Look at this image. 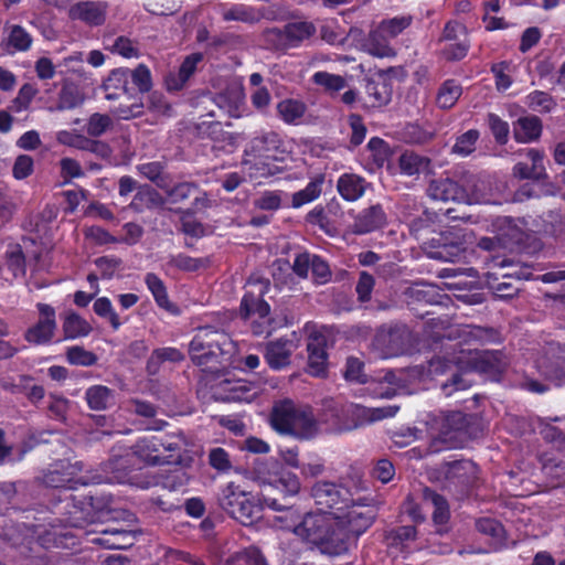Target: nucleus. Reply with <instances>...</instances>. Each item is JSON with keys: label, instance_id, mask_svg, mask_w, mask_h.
Wrapping results in <instances>:
<instances>
[{"label": "nucleus", "instance_id": "1", "mask_svg": "<svg viewBox=\"0 0 565 565\" xmlns=\"http://www.w3.org/2000/svg\"><path fill=\"white\" fill-rule=\"evenodd\" d=\"M311 495L317 505L333 510L312 513L329 514L335 518L337 523L332 526V532L345 534V553L376 518L374 497L366 482L358 473L342 478L339 484L318 481L311 489Z\"/></svg>", "mask_w": 565, "mask_h": 565}, {"label": "nucleus", "instance_id": "2", "mask_svg": "<svg viewBox=\"0 0 565 565\" xmlns=\"http://www.w3.org/2000/svg\"><path fill=\"white\" fill-rule=\"evenodd\" d=\"M437 332V338L443 342V355H436L428 361L427 375L437 377L451 372V383L441 384L446 396L454 392L466 390L472 381L468 379L470 370L479 372H501L504 367L502 354L498 351H476L459 349L461 343H470L482 338V329L470 324H452Z\"/></svg>", "mask_w": 565, "mask_h": 565}, {"label": "nucleus", "instance_id": "3", "mask_svg": "<svg viewBox=\"0 0 565 565\" xmlns=\"http://www.w3.org/2000/svg\"><path fill=\"white\" fill-rule=\"evenodd\" d=\"M263 503L280 512L273 520V525L280 530L292 531L297 536L316 545L322 553L341 555L345 553L347 536L343 532H332L337 523L335 518L329 514H313L309 512L300 519V513L292 507L279 503L278 499L269 493H262Z\"/></svg>", "mask_w": 565, "mask_h": 565}, {"label": "nucleus", "instance_id": "4", "mask_svg": "<svg viewBox=\"0 0 565 565\" xmlns=\"http://www.w3.org/2000/svg\"><path fill=\"white\" fill-rule=\"evenodd\" d=\"M289 153L286 141L274 130L258 131L244 149L243 166L250 178H264L274 173L270 162L284 161Z\"/></svg>", "mask_w": 565, "mask_h": 565}, {"label": "nucleus", "instance_id": "5", "mask_svg": "<svg viewBox=\"0 0 565 565\" xmlns=\"http://www.w3.org/2000/svg\"><path fill=\"white\" fill-rule=\"evenodd\" d=\"M136 461L131 449L126 450L125 454L114 455L104 466V470L107 473L106 481L110 483H129L140 489H149L159 484L177 489L186 482V477L182 469L173 471V482L171 484L162 481L160 477L154 475L136 473Z\"/></svg>", "mask_w": 565, "mask_h": 565}, {"label": "nucleus", "instance_id": "6", "mask_svg": "<svg viewBox=\"0 0 565 565\" xmlns=\"http://www.w3.org/2000/svg\"><path fill=\"white\" fill-rule=\"evenodd\" d=\"M188 443L182 433L140 438L130 449L146 465L179 463Z\"/></svg>", "mask_w": 565, "mask_h": 565}, {"label": "nucleus", "instance_id": "7", "mask_svg": "<svg viewBox=\"0 0 565 565\" xmlns=\"http://www.w3.org/2000/svg\"><path fill=\"white\" fill-rule=\"evenodd\" d=\"M254 478L264 486L263 493L277 489L285 498L296 495L300 490V481L295 473L284 472L280 462L275 458L256 459L253 466Z\"/></svg>", "mask_w": 565, "mask_h": 565}, {"label": "nucleus", "instance_id": "8", "mask_svg": "<svg viewBox=\"0 0 565 565\" xmlns=\"http://www.w3.org/2000/svg\"><path fill=\"white\" fill-rule=\"evenodd\" d=\"M537 372L555 386L565 385V345L551 342L535 360Z\"/></svg>", "mask_w": 565, "mask_h": 565}, {"label": "nucleus", "instance_id": "9", "mask_svg": "<svg viewBox=\"0 0 565 565\" xmlns=\"http://www.w3.org/2000/svg\"><path fill=\"white\" fill-rule=\"evenodd\" d=\"M269 280L259 276H250L247 280V290L241 302V315L244 319L252 316H258L260 319L268 320L270 312L269 305L262 298L269 289Z\"/></svg>", "mask_w": 565, "mask_h": 565}, {"label": "nucleus", "instance_id": "10", "mask_svg": "<svg viewBox=\"0 0 565 565\" xmlns=\"http://www.w3.org/2000/svg\"><path fill=\"white\" fill-rule=\"evenodd\" d=\"M36 308L40 315L39 321L25 331L24 339L36 345L47 344L52 341L56 331V312L47 303L39 302Z\"/></svg>", "mask_w": 565, "mask_h": 565}, {"label": "nucleus", "instance_id": "11", "mask_svg": "<svg viewBox=\"0 0 565 565\" xmlns=\"http://www.w3.org/2000/svg\"><path fill=\"white\" fill-rule=\"evenodd\" d=\"M244 99V87L238 79L230 81L226 86L213 97V102L218 109L233 118L243 116L245 110Z\"/></svg>", "mask_w": 565, "mask_h": 565}, {"label": "nucleus", "instance_id": "12", "mask_svg": "<svg viewBox=\"0 0 565 565\" xmlns=\"http://www.w3.org/2000/svg\"><path fill=\"white\" fill-rule=\"evenodd\" d=\"M108 3L106 1H78L70 7L68 18L89 28H97L106 22Z\"/></svg>", "mask_w": 565, "mask_h": 565}, {"label": "nucleus", "instance_id": "13", "mask_svg": "<svg viewBox=\"0 0 565 565\" xmlns=\"http://www.w3.org/2000/svg\"><path fill=\"white\" fill-rule=\"evenodd\" d=\"M316 33V26L308 21L287 23L282 29H273L268 36L281 47H297Z\"/></svg>", "mask_w": 565, "mask_h": 565}, {"label": "nucleus", "instance_id": "14", "mask_svg": "<svg viewBox=\"0 0 565 565\" xmlns=\"http://www.w3.org/2000/svg\"><path fill=\"white\" fill-rule=\"evenodd\" d=\"M408 343V331L405 328H392L381 330L374 339V347L380 351V356L387 359L402 354Z\"/></svg>", "mask_w": 565, "mask_h": 565}, {"label": "nucleus", "instance_id": "15", "mask_svg": "<svg viewBox=\"0 0 565 565\" xmlns=\"http://www.w3.org/2000/svg\"><path fill=\"white\" fill-rule=\"evenodd\" d=\"M397 411V406L370 408L359 404H352L345 409V414L351 418L352 423L345 425L344 428L351 430L383 418L393 417Z\"/></svg>", "mask_w": 565, "mask_h": 565}, {"label": "nucleus", "instance_id": "16", "mask_svg": "<svg viewBox=\"0 0 565 565\" xmlns=\"http://www.w3.org/2000/svg\"><path fill=\"white\" fill-rule=\"evenodd\" d=\"M213 396L226 403H250L256 397V391L244 380H222L214 386Z\"/></svg>", "mask_w": 565, "mask_h": 565}, {"label": "nucleus", "instance_id": "17", "mask_svg": "<svg viewBox=\"0 0 565 565\" xmlns=\"http://www.w3.org/2000/svg\"><path fill=\"white\" fill-rule=\"evenodd\" d=\"M190 349L193 351L215 349L220 352H230L232 349V340L224 331L212 327L200 328L198 333L190 342Z\"/></svg>", "mask_w": 565, "mask_h": 565}, {"label": "nucleus", "instance_id": "18", "mask_svg": "<svg viewBox=\"0 0 565 565\" xmlns=\"http://www.w3.org/2000/svg\"><path fill=\"white\" fill-rule=\"evenodd\" d=\"M427 195L441 202L462 203V200H468L467 190L449 178L431 180L427 188Z\"/></svg>", "mask_w": 565, "mask_h": 565}, {"label": "nucleus", "instance_id": "19", "mask_svg": "<svg viewBox=\"0 0 565 565\" xmlns=\"http://www.w3.org/2000/svg\"><path fill=\"white\" fill-rule=\"evenodd\" d=\"M56 140L65 146L73 147L79 150L93 152L102 158L110 156V148L107 143L87 138L83 135L73 131L61 130L56 135Z\"/></svg>", "mask_w": 565, "mask_h": 565}, {"label": "nucleus", "instance_id": "20", "mask_svg": "<svg viewBox=\"0 0 565 565\" xmlns=\"http://www.w3.org/2000/svg\"><path fill=\"white\" fill-rule=\"evenodd\" d=\"M520 154H524L531 162V166L526 162H518L513 167L514 177L532 180H542L546 177L544 152L542 150L529 148L520 151Z\"/></svg>", "mask_w": 565, "mask_h": 565}, {"label": "nucleus", "instance_id": "21", "mask_svg": "<svg viewBox=\"0 0 565 565\" xmlns=\"http://www.w3.org/2000/svg\"><path fill=\"white\" fill-rule=\"evenodd\" d=\"M32 35L19 24H6L3 28V38L1 40V47L8 54H15L18 52H26L32 46Z\"/></svg>", "mask_w": 565, "mask_h": 565}, {"label": "nucleus", "instance_id": "22", "mask_svg": "<svg viewBox=\"0 0 565 565\" xmlns=\"http://www.w3.org/2000/svg\"><path fill=\"white\" fill-rule=\"evenodd\" d=\"M295 349L294 341L278 339L266 344L264 356L270 369L279 371L290 364V356Z\"/></svg>", "mask_w": 565, "mask_h": 565}, {"label": "nucleus", "instance_id": "23", "mask_svg": "<svg viewBox=\"0 0 565 565\" xmlns=\"http://www.w3.org/2000/svg\"><path fill=\"white\" fill-rule=\"evenodd\" d=\"M87 541L108 550H121L130 544V532L121 529H103L86 532Z\"/></svg>", "mask_w": 565, "mask_h": 565}, {"label": "nucleus", "instance_id": "24", "mask_svg": "<svg viewBox=\"0 0 565 565\" xmlns=\"http://www.w3.org/2000/svg\"><path fill=\"white\" fill-rule=\"evenodd\" d=\"M302 408L289 399L276 403L270 416L273 428L281 434H286L294 422L298 420Z\"/></svg>", "mask_w": 565, "mask_h": 565}, {"label": "nucleus", "instance_id": "25", "mask_svg": "<svg viewBox=\"0 0 565 565\" xmlns=\"http://www.w3.org/2000/svg\"><path fill=\"white\" fill-rule=\"evenodd\" d=\"M308 365L307 372L312 376H323L328 366V354L326 351V338L322 335L310 338L307 344Z\"/></svg>", "mask_w": 565, "mask_h": 565}, {"label": "nucleus", "instance_id": "26", "mask_svg": "<svg viewBox=\"0 0 565 565\" xmlns=\"http://www.w3.org/2000/svg\"><path fill=\"white\" fill-rule=\"evenodd\" d=\"M424 502L430 505L433 510V522L436 526V531L439 534L447 532V523L450 519V511L447 500L436 493L435 491L426 488L423 492Z\"/></svg>", "mask_w": 565, "mask_h": 565}, {"label": "nucleus", "instance_id": "27", "mask_svg": "<svg viewBox=\"0 0 565 565\" xmlns=\"http://www.w3.org/2000/svg\"><path fill=\"white\" fill-rule=\"evenodd\" d=\"M461 188L467 190L468 200H462L467 204L492 203L489 198V182L479 175L465 173L461 177Z\"/></svg>", "mask_w": 565, "mask_h": 565}, {"label": "nucleus", "instance_id": "28", "mask_svg": "<svg viewBox=\"0 0 565 565\" xmlns=\"http://www.w3.org/2000/svg\"><path fill=\"white\" fill-rule=\"evenodd\" d=\"M386 217L381 205H372L361 211L353 223V233L366 234L385 224Z\"/></svg>", "mask_w": 565, "mask_h": 565}, {"label": "nucleus", "instance_id": "29", "mask_svg": "<svg viewBox=\"0 0 565 565\" xmlns=\"http://www.w3.org/2000/svg\"><path fill=\"white\" fill-rule=\"evenodd\" d=\"M478 468L470 460H460L450 463L446 470V478L450 483L470 487L477 480Z\"/></svg>", "mask_w": 565, "mask_h": 565}, {"label": "nucleus", "instance_id": "30", "mask_svg": "<svg viewBox=\"0 0 565 565\" xmlns=\"http://www.w3.org/2000/svg\"><path fill=\"white\" fill-rule=\"evenodd\" d=\"M367 188V182L361 175L355 173H343L337 181L339 194L349 202H354L362 198Z\"/></svg>", "mask_w": 565, "mask_h": 565}, {"label": "nucleus", "instance_id": "31", "mask_svg": "<svg viewBox=\"0 0 565 565\" xmlns=\"http://www.w3.org/2000/svg\"><path fill=\"white\" fill-rule=\"evenodd\" d=\"M2 275H10L11 278H20L25 275V255L19 244H9L4 252V262L0 267Z\"/></svg>", "mask_w": 565, "mask_h": 565}, {"label": "nucleus", "instance_id": "32", "mask_svg": "<svg viewBox=\"0 0 565 565\" xmlns=\"http://www.w3.org/2000/svg\"><path fill=\"white\" fill-rule=\"evenodd\" d=\"M85 401L92 411H106L115 405V392L105 385H92L85 392Z\"/></svg>", "mask_w": 565, "mask_h": 565}, {"label": "nucleus", "instance_id": "33", "mask_svg": "<svg viewBox=\"0 0 565 565\" xmlns=\"http://www.w3.org/2000/svg\"><path fill=\"white\" fill-rule=\"evenodd\" d=\"M542 134V121L536 116H526L518 119L513 135L518 142L529 143L540 138Z\"/></svg>", "mask_w": 565, "mask_h": 565}, {"label": "nucleus", "instance_id": "34", "mask_svg": "<svg viewBox=\"0 0 565 565\" xmlns=\"http://www.w3.org/2000/svg\"><path fill=\"white\" fill-rule=\"evenodd\" d=\"M402 174L413 177L426 172L430 168V160L413 151H405L398 158Z\"/></svg>", "mask_w": 565, "mask_h": 565}, {"label": "nucleus", "instance_id": "35", "mask_svg": "<svg viewBox=\"0 0 565 565\" xmlns=\"http://www.w3.org/2000/svg\"><path fill=\"white\" fill-rule=\"evenodd\" d=\"M365 47L367 53L375 57H393L396 54L391 45V39L381 33L376 28L370 32Z\"/></svg>", "mask_w": 565, "mask_h": 565}, {"label": "nucleus", "instance_id": "36", "mask_svg": "<svg viewBox=\"0 0 565 565\" xmlns=\"http://www.w3.org/2000/svg\"><path fill=\"white\" fill-rule=\"evenodd\" d=\"M318 431V424L315 419L312 412L308 408H302L298 420L294 422L292 426L286 435H292L301 439L313 437Z\"/></svg>", "mask_w": 565, "mask_h": 565}, {"label": "nucleus", "instance_id": "37", "mask_svg": "<svg viewBox=\"0 0 565 565\" xmlns=\"http://www.w3.org/2000/svg\"><path fill=\"white\" fill-rule=\"evenodd\" d=\"M462 94V87L456 79H446L436 94V105L440 109L452 108Z\"/></svg>", "mask_w": 565, "mask_h": 565}, {"label": "nucleus", "instance_id": "38", "mask_svg": "<svg viewBox=\"0 0 565 565\" xmlns=\"http://www.w3.org/2000/svg\"><path fill=\"white\" fill-rule=\"evenodd\" d=\"M184 355L175 348H160L153 350L150 358L147 362V371L149 374H157L159 372L160 365L166 362H181L183 361Z\"/></svg>", "mask_w": 565, "mask_h": 565}, {"label": "nucleus", "instance_id": "39", "mask_svg": "<svg viewBox=\"0 0 565 565\" xmlns=\"http://www.w3.org/2000/svg\"><path fill=\"white\" fill-rule=\"evenodd\" d=\"M92 326L79 315L70 312L63 321V332L65 339H77L87 337L92 332Z\"/></svg>", "mask_w": 565, "mask_h": 565}, {"label": "nucleus", "instance_id": "40", "mask_svg": "<svg viewBox=\"0 0 565 565\" xmlns=\"http://www.w3.org/2000/svg\"><path fill=\"white\" fill-rule=\"evenodd\" d=\"M324 182L323 175H318L312 179L305 189L299 190L292 194L291 206L299 209L302 205L310 203L318 199L322 192V184Z\"/></svg>", "mask_w": 565, "mask_h": 565}, {"label": "nucleus", "instance_id": "41", "mask_svg": "<svg viewBox=\"0 0 565 565\" xmlns=\"http://www.w3.org/2000/svg\"><path fill=\"white\" fill-rule=\"evenodd\" d=\"M221 15L225 21H239L247 23H254L260 19V13L258 11L245 4L223 7Z\"/></svg>", "mask_w": 565, "mask_h": 565}, {"label": "nucleus", "instance_id": "42", "mask_svg": "<svg viewBox=\"0 0 565 565\" xmlns=\"http://www.w3.org/2000/svg\"><path fill=\"white\" fill-rule=\"evenodd\" d=\"M479 138L480 132L477 129H469L457 136L455 143L451 147V153L460 158H466L472 154L477 149Z\"/></svg>", "mask_w": 565, "mask_h": 565}, {"label": "nucleus", "instance_id": "43", "mask_svg": "<svg viewBox=\"0 0 565 565\" xmlns=\"http://www.w3.org/2000/svg\"><path fill=\"white\" fill-rule=\"evenodd\" d=\"M278 115L288 125H297L306 113V105L295 99H284L277 105Z\"/></svg>", "mask_w": 565, "mask_h": 565}, {"label": "nucleus", "instance_id": "44", "mask_svg": "<svg viewBox=\"0 0 565 565\" xmlns=\"http://www.w3.org/2000/svg\"><path fill=\"white\" fill-rule=\"evenodd\" d=\"M145 282L160 308L170 310L173 307L169 300L166 285L159 276L148 273L145 277Z\"/></svg>", "mask_w": 565, "mask_h": 565}, {"label": "nucleus", "instance_id": "45", "mask_svg": "<svg viewBox=\"0 0 565 565\" xmlns=\"http://www.w3.org/2000/svg\"><path fill=\"white\" fill-rule=\"evenodd\" d=\"M312 82L330 95H334L347 87V81L343 76L322 71L312 75Z\"/></svg>", "mask_w": 565, "mask_h": 565}, {"label": "nucleus", "instance_id": "46", "mask_svg": "<svg viewBox=\"0 0 565 565\" xmlns=\"http://www.w3.org/2000/svg\"><path fill=\"white\" fill-rule=\"evenodd\" d=\"M105 49L125 58H137L140 55L137 43L124 35L114 39L111 43L105 41Z\"/></svg>", "mask_w": 565, "mask_h": 565}, {"label": "nucleus", "instance_id": "47", "mask_svg": "<svg viewBox=\"0 0 565 565\" xmlns=\"http://www.w3.org/2000/svg\"><path fill=\"white\" fill-rule=\"evenodd\" d=\"M413 22V17L409 14L398 15L391 19L382 20L376 26L381 33L388 36L391 40L399 35Z\"/></svg>", "mask_w": 565, "mask_h": 565}, {"label": "nucleus", "instance_id": "48", "mask_svg": "<svg viewBox=\"0 0 565 565\" xmlns=\"http://www.w3.org/2000/svg\"><path fill=\"white\" fill-rule=\"evenodd\" d=\"M477 530L491 537L495 546H502L505 539V531L500 522L490 518H481L476 522Z\"/></svg>", "mask_w": 565, "mask_h": 565}, {"label": "nucleus", "instance_id": "49", "mask_svg": "<svg viewBox=\"0 0 565 565\" xmlns=\"http://www.w3.org/2000/svg\"><path fill=\"white\" fill-rule=\"evenodd\" d=\"M415 537L416 529L404 525L388 531L385 535V543L388 547L403 548L407 542L414 541Z\"/></svg>", "mask_w": 565, "mask_h": 565}, {"label": "nucleus", "instance_id": "50", "mask_svg": "<svg viewBox=\"0 0 565 565\" xmlns=\"http://www.w3.org/2000/svg\"><path fill=\"white\" fill-rule=\"evenodd\" d=\"M525 105L537 113H550L556 107V102L548 93L534 90L525 97Z\"/></svg>", "mask_w": 565, "mask_h": 565}, {"label": "nucleus", "instance_id": "51", "mask_svg": "<svg viewBox=\"0 0 565 565\" xmlns=\"http://www.w3.org/2000/svg\"><path fill=\"white\" fill-rule=\"evenodd\" d=\"M93 309L98 317L107 319L115 331H117L122 324V321L115 311L111 301L107 297L97 298L94 301Z\"/></svg>", "mask_w": 565, "mask_h": 565}, {"label": "nucleus", "instance_id": "52", "mask_svg": "<svg viewBox=\"0 0 565 565\" xmlns=\"http://www.w3.org/2000/svg\"><path fill=\"white\" fill-rule=\"evenodd\" d=\"M137 170L142 177L154 182L159 188L166 189L168 186V179L163 174V164L161 162L141 163L137 166Z\"/></svg>", "mask_w": 565, "mask_h": 565}, {"label": "nucleus", "instance_id": "53", "mask_svg": "<svg viewBox=\"0 0 565 565\" xmlns=\"http://www.w3.org/2000/svg\"><path fill=\"white\" fill-rule=\"evenodd\" d=\"M245 497V493L241 491L237 486L231 482L226 484V487L222 490L218 500L222 509L231 515L233 511L238 507V502L244 500Z\"/></svg>", "mask_w": 565, "mask_h": 565}, {"label": "nucleus", "instance_id": "54", "mask_svg": "<svg viewBox=\"0 0 565 565\" xmlns=\"http://www.w3.org/2000/svg\"><path fill=\"white\" fill-rule=\"evenodd\" d=\"M38 94L34 85L25 83L21 86L15 98L11 102L9 110L15 114L22 113L30 107L31 102Z\"/></svg>", "mask_w": 565, "mask_h": 565}, {"label": "nucleus", "instance_id": "55", "mask_svg": "<svg viewBox=\"0 0 565 565\" xmlns=\"http://www.w3.org/2000/svg\"><path fill=\"white\" fill-rule=\"evenodd\" d=\"M113 125V119L108 115L95 113L87 119L85 130L88 136L97 138L111 129Z\"/></svg>", "mask_w": 565, "mask_h": 565}, {"label": "nucleus", "instance_id": "56", "mask_svg": "<svg viewBox=\"0 0 565 565\" xmlns=\"http://www.w3.org/2000/svg\"><path fill=\"white\" fill-rule=\"evenodd\" d=\"M66 360L70 364L92 366L97 363V355L79 345H73L66 350Z\"/></svg>", "mask_w": 565, "mask_h": 565}, {"label": "nucleus", "instance_id": "57", "mask_svg": "<svg viewBox=\"0 0 565 565\" xmlns=\"http://www.w3.org/2000/svg\"><path fill=\"white\" fill-rule=\"evenodd\" d=\"M128 75L129 71L124 68H118L110 73L103 85L107 99H115L117 97L116 93L110 92L111 89H120L124 93L126 92Z\"/></svg>", "mask_w": 565, "mask_h": 565}, {"label": "nucleus", "instance_id": "58", "mask_svg": "<svg viewBox=\"0 0 565 565\" xmlns=\"http://www.w3.org/2000/svg\"><path fill=\"white\" fill-rule=\"evenodd\" d=\"M189 351L194 364L201 367H207L211 370V372L217 370V364H220L218 356L220 354L224 353L215 349H205L196 351L189 349Z\"/></svg>", "mask_w": 565, "mask_h": 565}, {"label": "nucleus", "instance_id": "59", "mask_svg": "<svg viewBox=\"0 0 565 565\" xmlns=\"http://www.w3.org/2000/svg\"><path fill=\"white\" fill-rule=\"evenodd\" d=\"M202 58H203V55L201 53H193V54L186 56L179 68V73H178L179 83H177V84L168 83L169 88H173V89L181 88L184 85V83L193 75V73L196 70L198 64L202 61Z\"/></svg>", "mask_w": 565, "mask_h": 565}, {"label": "nucleus", "instance_id": "60", "mask_svg": "<svg viewBox=\"0 0 565 565\" xmlns=\"http://www.w3.org/2000/svg\"><path fill=\"white\" fill-rule=\"evenodd\" d=\"M488 126L499 145H505L509 139V124L497 114L490 113L487 116Z\"/></svg>", "mask_w": 565, "mask_h": 565}, {"label": "nucleus", "instance_id": "61", "mask_svg": "<svg viewBox=\"0 0 565 565\" xmlns=\"http://www.w3.org/2000/svg\"><path fill=\"white\" fill-rule=\"evenodd\" d=\"M203 265L202 259L193 258L185 254L170 255L167 266L183 271H195Z\"/></svg>", "mask_w": 565, "mask_h": 565}, {"label": "nucleus", "instance_id": "62", "mask_svg": "<svg viewBox=\"0 0 565 565\" xmlns=\"http://www.w3.org/2000/svg\"><path fill=\"white\" fill-rule=\"evenodd\" d=\"M209 463L213 469L222 473L228 472L232 469L230 454L221 447H215L210 450Z\"/></svg>", "mask_w": 565, "mask_h": 565}, {"label": "nucleus", "instance_id": "63", "mask_svg": "<svg viewBox=\"0 0 565 565\" xmlns=\"http://www.w3.org/2000/svg\"><path fill=\"white\" fill-rule=\"evenodd\" d=\"M232 561L235 565H268L265 556L256 547L237 553Z\"/></svg>", "mask_w": 565, "mask_h": 565}, {"label": "nucleus", "instance_id": "64", "mask_svg": "<svg viewBox=\"0 0 565 565\" xmlns=\"http://www.w3.org/2000/svg\"><path fill=\"white\" fill-rule=\"evenodd\" d=\"M131 78L134 85L141 92L146 93L151 89V73L149 68L140 64L134 71L129 72L128 78Z\"/></svg>", "mask_w": 565, "mask_h": 565}]
</instances>
